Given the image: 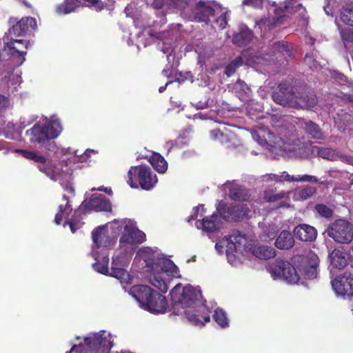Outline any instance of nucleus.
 I'll return each instance as SVG.
<instances>
[{
	"instance_id": "obj_53",
	"label": "nucleus",
	"mask_w": 353,
	"mask_h": 353,
	"mask_svg": "<svg viewBox=\"0 0 353 353\" xmlns=\"http://www.w3.org/2000/svg\"><path fill=\"white\" fill-rule=\"evenodd\" d=\"M200 208L201 209V212H202L201 216H203V214L205 213L206 210L204 208V205L200 204L198 206L194 208V209H193L194 212H193V214H192L190 216L188 221H190V220H195L197 219L198 214H199V210Z\"/></svg>"
},
{
	"instance_id": "obj_12",
	"label": "nucleus",
	"mask_w": 353,
	"mask_h": 353,
	"mask_svg": "<svg viewBox=\"0 0 353 353\" xmlns=\"http://www.w3.org/2000/svg\"><path fill=\"white\" fill-rule=\"evenodd\" d=\"M150 268L154 272H170L172 276L181 278L178 267L170 259L163 257L154 258L151 262Z\"/></svg>"
},
{
	"instance_id": "obj_4",
	"label": "nucleus",
	"mask_w": 353,
	"mask_h": 353,
	"mask_svg": "<svg viewBox=\"0 0 353 353\" xmlns=\"http://www.w3.org/2000/svg\"><path fill=\"white\" fill-rule=\"evenodd\" d=\"M158 181L156 174H153L151 168L146 165L132 166L128 172L127 183L132 188L150 190Z\"/></svg>"
},
{
	"instance_id": "obj_52",
	"label": "nucleus",
	"mask_w": 353,
	"mask_h": 353,
	"mask_svg": "<svg viewBox=\"0 0 353 353\" xmlns=\"http://www.w3.org/2000/svg\"><path fill=\"white\" fill-rule=\"evenodd\" d=\"M69 210H64L63 205H60L59 207V212L57 213L54 217V222L57 225H60L62 222L64 213L68 214Z\"/></svg>"
},
{
	"instance_id": "obj_34",
	"label": "nucleus",
	"mask_w": 353,
	"mask_h": 353,
	"mask_svg": "<svg viewBox=\"0 0 353 353\" xmlns=\"http://www.w3.org/2000/svg\"><path fill=\"white\" fill-rule=\"evenodd\" d=\"M340 18L343 23L353 27V3L342 7Z\"/></svg>"
},
{
	"instance_id": "obj_40",
	"label": "nucleus",
	"mask_w": 353,
	"mask_h": 353,
	"mask_svg": "<svg viewBox=\"0 0 353 353\" xmlns=\"http://www.w3.org/2000/svg\"><path fill=\"white\" fill-rule=\"evenodd\" d=\"M151 283L158 288L162 293L167 292L168 287L165 281L159 275H154L151 279Z\"/></svg>"
},
{
	"instance_id": "obj_30",
	"label": "nucleus",
	"mask_w": 353,
	"mask_h": 353,
	"mask_svg": "<svg viewBox=\"0 0 353 353\" xmlns=\"http://www.w3.org/2000/svg\"><path fill=\"white\" fill-rule=\"evenodd\" d=\"M149 161L154 169L159 173H165L168 170V163L160 154L154 152L150 157Z\"/></svg>"
},
{
	"instance_id": "obj_60",
	"label": "nucleus",
	"mask_w": 353,
	"mask_h": 353,
	"mask_svg": "<svg viewBox=\"0 0 353 353\" xmlns=\"http://www.w3.org/2000/svg\"><path fill=\"white\" fill-rule=\"evenodd\" d=\"M63 199L66 201V204L64 208V210H69V212H72V208L71 205L69 204V197L64 194L63 196Z\"/></svg>"
},
{
	"instance_id": "obj_9",
	"label": "nucleus",
	"mask_w": 353,
	"mask_h": 353,
	"mask_svg": "<svg viewBox=\"0 0 353 353\" xmlns=\"http://www.w3.org/2000/svg\"><path fill=\"white\" fill-rule=\"evenodd\" d=\"M216 210L220 216L225 221H239L245 218L250 209L246 204L238 203L228 205L223 201L219 202Z\"/></svg>"
},
{
	"instance_id": "obj_21",
	"label": "nucleus",
	"mask_w": 353,
	"mask_h": 353,
	"mask_svg": "<svg viewBox=\"0 0 353 353\" xmlns=\"http://www.w3.org/2000/svg\"><path fill=\"white\" fill-rule=\"evenodd\" d=\"M219 216L214 213L209 216H203L201 220H198L196 225L205 232H214L219 229Z\"/></svg>"
},
{
	"instance_id": "obj_10",
	"label": "nucleus",
	"mask_w": 353,
	"mask_h": 353,
	"mask_svg": "<svg viewBox=\"0 0 353 353\" xmlns=\"http://www.w3.org/2000/svg\"><path fill=\"white\" fill-rule=\"evenodd\" d=\"M17 152L21 154L24 158L31 160L37 164L38 169L46 176L52 179L54 176L51 164L47 163L46 157L38 154L37 152L27 150H17Z\"/></svg>"
},
{
	"instance_id": "obj_51",
	"label": "nucleus",
	"mask_w": 353,
	"mask_h": 353,
	"mask_svg": "<svg viewBox=\"0 0 353 353\" xmlns=\"http://www.w3.org/2000/svg\"><path fill=\"white\" fill-rule=\"evenodd\" d=\"M263 4V0H244L243 5L252 7L254 8H261Z\"/></svg>"
},
{
	"instance_id": "obj_41",
	"label": "nucleus",
	"mask_w": 353,
	"mask_h": 353,
	"mask_svg": "<svg viewBox=\"0 0 353 353\" xmlns=\"http://www.w3.org/2000/svg\"><path fill=\"white\" fill-rule=\"evenodd\" d=\"M185 145V143L182 139L170 140L165 143V147L167 148L168 152L176 149H181L184 147Z\"/></svg>"
},
{
	"instance_id": "obj_28",
	"label": "nucleus",
	"mask_w": 353,
	"mask_h": 353,
	"mask_svg": "<svg viewBox=\"0 0 353 353\" xmlns=\"http://www.w3.org/2000/svg\"><path fill=\"white\" fill-rule=\"evenodd\" d=\"M252 38V31L246 28L233 35L232 42L237 46L243 47L250 43Z\"/></svg>"
},
{
	"instance_id": "obj_43",
	"label": "nucleus",
	"mask_w": 353,
	"mask_h": 353,
	"mask_svg": "<svg viewBox=\"0 0 353 353\" xmlns=\"http://www.w3.org/2000/svg\"><path fill=\"white\" fill-rule=\"evenodd\" d=\"M190 0H167V3L171 7L183 10H185L189 5Z\"/></svg>"
},
{
	"instance_id": "obj_47",
	"label": "nucleus",
	"mask_w": 353,
	"mask_h": 353,
	"mask_svg": "<svg viewBox=\"0 0 353 353\" xmlns=\"http://www.w3.org/2000/svg\"><path fill=\"white\" fill-rule=\"evenodd\" d=\"M86 6L90 8H94L97 11H101L105 8V6L101 0H83Z\"/></svg>"
},
{
	"instance_id": "obj_36",
	"label": "nucleus",
	"mask_w": 353,
	"mask_h": 353,
	"mask_svg": "<svg viewBox=\"0 0 353 353\" xmlns=\"http://www.w3.org/2000/svg\"><path fill=\"white\" fill-rule=\"evenodd\" d=\"M68 225L71 232L74 233L84 225L81 214L79 212L75 211L72 218L65 221L64 225Z\"/></svg>"
},
{
	"instance_id": "obj_8",
	"label": "nucleus",
	"mask_w": 353,
	"mask_h": 353,
	"mask_svg": "<svg viewBox=\"0 0 353 353\" xmlns=\"http://www.w3.org/2000/svg\"><path fill=\"white\" fill-rule=\"evenodd\" d=\"M328 236L339 243H350L353 239V225L345 219H337L327 229Z\"/></svg>"
},
{
	"instance_id": "obj_23",
	"label": "nucleus",
	"mask_w": 353,
	"mask_h": 353,
	"mask_svg": "<svg viewBox=\"0 0 353 353\" xmlns=\"http://www.w3.org/2000/svg\"><path fill=\"white\" fill-rule=\"evenodd\" d=\"M188 319L195 325H204L210 321V311L205 305H201L196 313L188 314Z\"/></svg>"
},
{
	"instance_id": "obj_25",
	"label": "nucleus",
	"mask_w": 353,
	"mask_h": 353,
	"mask_svg": "<svg viewBox=\"0 0 353 353\" xmlns=\"http://www.w3.org/2000/svg\"><path fill=\"white\" fill-rule=\"evenodd\" d=\"M317 155L323 159L330 161L345 160L350 163H353V158L339 154L336 150L330 148H319L317 150Z\"/></svg>"
},
{
	"instance_id": "obj_29",
	"label": "nucleus",
	"mask_w": 353,
	"mask_h": 353,
	"mask_svg": "<svg viewBox=\"0 0 353 353\" xmlns=\"http://www.w3.org/2000/svg\"><path fill=\"white\" fill-rule=\"evenodd\" d=\"M331 264L338 268L341 269L347 265L346 254L341 250L334 249L330 254Z\"/></svg>"
},
{
	"instance_id": "obj_39",
	"label": "nucleus",
	"mask_w": 353,
	"mask_h": 353,
	"mask_svg": "<svg viewBox=\"0 0 353 353\" xmlns=\"http://www.w3.org/2000/svg\"><path fill=\"white\" fill-rule=\"evenodd\" d=\"M110 276L118 279L124 280L129 276V274L125 269L117 267L114 260L113 259Z\"/></svg>"
},
{
	"instance_id": "obj_1",
	"label": "nucleus",
	"mask_w": 353,
	"mask_h": 353,
	"mask_svg": "<svg viewBox=\"0 0 353 353\" xmlns=\"http://www.w3.org/2000/svg\"><path fill=\"white\" fill-rule=\"evenodd\" d=\"M274 102L283 106L309 109L318 103L315 92L305 83H295L293 85L287 81L279 83L272 94Z\"/></svg>"
},
{
	"instance_id": "obj_16",
	"label": "nucleus",
	"mask_w": 353,
	"mask_h": 353,
	"mask_svg": "<svg viewBox=\"0 0 353 353\" xmlns=\"http://www.w3.org/2000/svg\"><path fill=\"white\" fill-rule=\"evenodd\" d=\"M243 241H246L245 235L239 230H234L228 236H225L222 243H224L227 248L226 254L228 259L230 260V254H233L237 248V245L242 244Z\"/></svg>"
},
{
	"instance_id": "obj_33",
	"label": "nucleus",
	"mask_w": 353,
	"mask_h": 353,
	"mask_svg": "<svg viewBox=\"0 0 353 353\" xmlns=\"http://www.w3.org/2000/svg\"><path fill=\"white\" fill-rule=\"evenodd\" d=\"M89 209L97 212L108 211L111 209L110 202L105 199L94 198L87 204Z\"/></svg>"
},
{
	"instance_id": "obj_15",
	"label": "nucleus",
	"mask_w": 353,
	"mask_h": 353,
	"mask_svg": "<svg viewBox=\"0 0 353 353\" xmlns=\"http://www.w3.org/2000/svg\"><path fill=\"white\" fill-rule=\"evenodd\" d=\"M146 236L144 232L130 225L124 227V231L120 238V243L128 244L142 243L145 241Z\"/></svg>"
},
{
	"instance_id": "obj_57",
	"label": "nucleus",
	"mask_w": 353,
	"mask_h": 353,
	"mask_svg": "<svg viewBox=\"0 0 353 353\" xmlns=\"http://www.w3.org/2000/svg\"><path fill=\"white\" fill-rule=\"evenodd\" d=\"M265 236L269 239H273L277 234V231L274 228H268L264 232Z\"/></svg>"
},
{
	"instance_id": "obj_54",
	"label": "nucleus",
	"mask_w": 353,
	"mask_h": 353,
	"mask_svg": "<svg viewBox=\"0 0 353 353\" xmlns=\"http://www.w3.org/2000/svg\"><path fill=\"white\" fill-rule=\"evenodd\" d=\"M295 179H296L295 181H309L312 183H317L319 181V179L315 176L307 174L299 175L296 176Z\"/></svg>"
},
{
	"instance_id": "obj_24",
	"label": "nucleus",
	"mask_w": 353,
	"mask_h": 353,
	"mask_svg": "<svg viewBox=\"0 0 353 353\" xmlns=\"http://www.w3.org/2000/svg\"><path fill=\"white\" fill-rule=\"evenodd\" d=\"M295 241L294 236L288 230H283L276 237L274 245L276 248L281 250H288L294 245Z\"/></svg>"
},
{
	"instance_id": "obj_49",
	"label": "nucleus",
	"mask_w": 353,
	"mask_h": 353,
	"mask_svg": "<svg viewBox=\"0 0 353 353\" xmlns=\"http://www.w3.org/2000/svg\"><path fill=\"white\" fill-rule=\"evenodd\" d=\"M304 62L308 65L310 68L314 70L316 69L319 66V64L317 63L316 61L314 58V55L312 53L311 54H306L304 58Z\"/></svg>"
},
{
	"instance_id": "obj_22",
	"label": "nucleus",
	"mask_w": 353,
	"mask_h": 353,
	"mask_svg": "<svg viewBox=\"0 0 353 353\" xmlns=\"http://www.w3.org/2000/svg\"><path fill=\"white\" fill-rule=\"evenodd\" d=\"M92 238L96 248L108 247L111 243L108 230L105 226L95 228L92 232Z\"/></svg>"
},
{
	"instance_id": "obj_48",
	"label": "nucleus",
	"mask_w": 353,
	"mask_h": 353,
	"mask_svg": "<svg viewBox=\"0 0 353 353\" xmlns=\"http://www.w3.org/2000/svg\"><path fill=\"white\" fill-rule=\"evenodd\" d=\"M340 34L343 41L353 42V29L347 28L341 29Z\"/></svg>"
},
{
	"instance_id": "obj_32",
	"label": "nucleus",
	"mask_w": 353,
	"mask_h": 353,
	"mask_svg": "<svg viewBox=\"0 0 353 353\" xmlns=\"http://www.w3.org/2000/svg\"><path fill=\"white\" fill-rule=\"evenodd\" d=\"M81 4V0H65L63 3L57 7V12L60 14H66L74 12Z\"/></svg>"
},
{
	"instance_id": "obj_59",
	"label": "nucleus",
	"mask_w": 353,
	"mask_h": 353,
	"mask_svg": "<svg viewBox=\"0 0 353 353\" xmlns=\"http://www.w3.org/2000/svg\"><path fill=\"white\" fill-rule=\"evenodd\" d=\"M165 2V0H153L151 6L156 10H159L163 6Z\"/></svg>"
},
{
	"instance_id": "obj_64",
	"label": "nucleus",
	"mask_w": 353,
	"mask_h": 353,
	"mask_svg": "<svg viewBox=\"0 0 353 353\" xmlns=\"http://www.w3.org/2000/svg\"><path fill=\"white\" fill-rule=\"evenodd\" d=\"M8 102V98L3 94H0V105L1 103H7Z\"/></svg>"
},
{
	"instance_id": "obj_14",
	"label": "nucleus",
	"mask_w": 353,
	"mask_h": 353,
	"mask_svg": "<svg viewBox=\"0 0 353 353\" xmlns=\"http://www.w3.org/2000/svg\"><path fill=\"white\" fill-rule=\"evenodd\" d=\"M37 21L31 17H23L10 29V34L19 37L31 32L37 29Z\"/></svg>"
},
{
	"instance_id": "obj_7",
	"label": "nucleus",
	"mask_w": 353,
	"mask_h": 353,
	"mask_svg": "<svg viewBox=\"0 0 353 353\" xmlns=\"http://www.w3.org/2000/svg\"><path fill=\"white\" fill-rule=\"evenodd\" d=\"M274 279H281L288 283H296L299 280L295 268L287 261L278 258L267 268Z\"/></svg>"
},
{
	"instance_id": "obj_42",
	"label": "nucleus",
	"mask_w": 353,
	"mask_h": 353,
	"mask_svg": "<svg viewBox=\"0 0 353 353\" xmlns=\"http://www.w3.org/2000/svg\"><path fill=\"white\" fill-rule=\"evenodd\" d=\"M316 211L323 217L330 218L333 214V211L325 204H317L315 206Z\"/></svg>"
},
{
	"instance_id": "obj_63",
	"label": "nucleus",
	"mask_w": 353,
	"mask_h": 353,
	"mask_svg": "<svg viewBox=\"0 0 353 353\" xmlns=\"http://www.w3.org/2000/svg\"><path fill=\"white\" fill-rule=\"evenodd\" d=\"M172 83V81H168V82H167L164 85L161 86V87L159 88V92H161H161H164V91L165 90V89H166V88H167V86H168L169 84Z\"/></svg>"
},
{
	"instance_id": "obj_50",
	"label": "nucleus",
	"mask_w": 353,
	"mask_h": 353,
	"mask_svg": "<svg viewBox=\"0 0 353 353\" xmlns=\"http://www.w3.org/2000/svg\"><path fill=\"white\" fill-rule=\"evenodd\" d=\"M219 27L223 30L225 28L228 24V14L227 12L222 13L215 21Z\"/></svg>"
},
{
	"instance_id": "obj_3",
	"label": "nucleus",
	"mask_w": 353,
	"mask_h": 353,
	"mask_svg": "<svg viewBox=\"0 0 353 353\" xmlns=\"http://www.w3.org/2000/svg\"><path fill=\"white\" fill-rule=\"evenodd\" d=\"M62 130L58 119L52 120L48 124L35 123L28 130L26 134L29 137L30 142L43 145L46 142L56 139Z\"/></svg>"
},
{
	"instance_id": "obj_44",
	"label": "nucleus",
	"mask_w": 353,
	"mask_h": 353,
	"mask_svg": "<svg viewBox=\"0 0 353 353\" xmlns=\"http://www.w3.org/2000/svg\"><path fill=\"white\" fill-rule=\"evenodd\" d=\"M103 263L100 262H96L93 264V268L97 272L106 274L108 272V257H103Z\"/></svg>"
},
{
	"instance_id": "obj_31",
	"label": "nucleus",
	"mask_w": 353,
	"mask_h": 353,
	"mask_svg": "<svg viewBox=\"0 0 353 353\" xmlns=\"http://www.w3.org/2000/svg\"><path fill=\"white\" fill-rule=\"evenodd\" d=\"M272 49L274 52L282 53L291 59L294 57L293 48L287 41L282 40L274 42L272 45Z\"/></svg>"
},
{
	"instance_id": "obj_17",
	"label": "nucleus",
	"mask_w": 353,
	"mask_h": 353,
	"mask_svg": "<svg viewBox=\"0 0 353 353\" xmlns=\"http://www.w3.org/2000/svg\"><path fill=\"white\" fill-rule=\"evenodd\" d=\"M293 234L299 241L312 242L316 239L317 231L313 226L303 223L294 228Z\"/></svg>"
},
{
	"instance_id": "obj_37",
	"label": "nucleus",
	"mask_w": 353,
	"mask_h": 353,
	"mask_svg": "<svg viewBox=\"0 0 353 353\" xmlns=\"http://www.w3.org/2000/svg\"><path fill=\"white\" fill-rule=\"evenodd\" d=\"M213 319L221 327L228 326V320L226 314L222 309L217 308L214 310Z\"/></svg>"
},
{
	"instance_id": "obj_20",
	"label": "nucleus",
	"mask_w": 353,
	"mask_h": 353,
	"mask_svg": "<svg viewBox=\"0 0 353 353\" xmlns=\"http://www.w3.org/2000/svg\"><path fill=\"white\" fill-rule=\"evenodd\" d=\"M286 15H279L272 17H261L259 20L256 21V26H257L261 31L265 32L271 31L274 28L284 23Z\"/></svg>"
},
{
	"instance_id": "obj_18",
	"label": "nucleus",
	"mask_w": 353,
	"mask_h": 353,
	"mask_svg": "<svg viewBox=\"0 0 353 353\" xmlns=\"http://www.w3.org/2000/svg\"><path fill=\"white\" fill-rule=\"evenodd\" d=\"M214 9L203 1H199L195 6L194 18L198 22L208 23L210 17L214 15Z\"/></svg>"
},
{
	"instance_id": "obj_13",
	"label": "nucleus",
	"mask_w": 353,
	"mask_h": 353,
	"mask_svg": "<svg viewBox=\"0 0 353 353\" xmlns=\"http://www.w3.org/2000/svg\"><path fill=\"white\" fill-rule=\"evenodd\" d=\"M29 41L25 39H14L6 43L4 50L12 57H19L21 59V63L25 60L26 50Z\"/></svg>"
},
{
	"instance_id": "obj_55",
	"label": "nucleus",
	"mask_w": 353,
	"mask_h": 353,
	"mask_svg": "<svg viewBox=\"0 0 353 353\" xmlns=\"http://www.w3.org/2000/svg\"><path fill=\"white\" fill-rule=\"evenodd\" d=\"M265 199L269 202H275L282 199L284 197V193L279 194H265Z\"/></svg>"
},
{
	"instance_id": "obj_58",
	"label": "nucleus",
	"mask_w": 353,
	"mask_h": 353,
	"mask_svg": "<svg viewBox=\"0 0 353 353\" xmlns=\"http://www.w3.org/2000/svg\"><path fill=\"white\" fill-rule=\"evenodd\" d=\"M281 179L284 181H288V182H291V181H295V180H296V179H295L296 176H290L287 172L285 171H283L281 172Z\"/></svg>"
},
{
	"instance_id": "obj_61",
	"label": "nucleus",
	"mask_w": 353,
	"mask_h": 353,
	"mask_svg": "<svg viewBox=\"0 0 353 353\" xmlns=\"http://www.w3.org/2000/svg\"><path fill=\"white\" fill-rule=\"evenodd\" d=\"M252 137H253V138H254L255 140H256V141L259 143V144H261V145H263V144L266 142V141H265V139H260L259 135L258 134V133H257L256 131H254V132H252Z\"/></svg>"
},
{
	"instance_id": "obj_27",
	"label": "nucleus",
	"mask_w": 353,
	"mask_h": 353,
	"mask_svg": "<svg viewBox=\"0 0 353 353\" xmlns=\"http://www.w3.org/2000/svg\"><path fill=\"white\" fill-rule=\"evenodd\" d=\"M251 252L254 256L263 260L274 258L276 254L275 249L268 245L253 246Z\"/></svg>"
},
{
	"instance_id": "obj_6",
	"label": "nucleus",
	"mask_w": 353,
	"mask_h": 353,
	"mask_svg": "<svg viewBox=\"0 0 353 353\" xmlns=\"http://www.w3.org/2000/svg\"><path fill=\"white\" fill-rule=\"evenodd\" d=\"M170 296L172 301L182 307H193L200 301L201 292L192 285L181 288V284H178L171 290Z\"/></svg>"
},
{
	"instance_id": "obj_19",
	"label": "nucleus",
	"mask_w": 353,
	"mask_h": 353,
	"mask_svg": "<svg viewBox=\"0 0 353 353\" xmlns=\"http://www.w3.org/2000/svg\"><path fill=\"white\" fill-rule=\"evenodd\" d=\"M305 265L303 267V272L306 279H313L317 276L319 259L313 252L309 253L305 259Z\"/></svg>"
},
{
	"instance_id": "obj_26",
	"label": "nucleus",
	"mask_w": 353,
	"mask_h": 353,
	"mask_svg": "<svg viewBox=\"0 0 353 353\" xmlns=\"http://www.w3.org/2000/svg\"><path fill=\"white\" fill-rule=\"evenodd\" d=\"M228 195L231 199L236 201H246L250 197L246 189L235 183L230 185Z\"/></svg>"
},
{
	"instance_id": "obj_2",
	"label": "nucleus",
	"mask_w": 353,
	"mask_h": 353,
	"mask_svg": "<svg viewBox=\"0 0 353 353\" xmlns=\"http://www.w3.org/2000/svg\"><path fill=\"white\" fill-rule=\"evenodd\" d=\"M131 294L141 306L152 313H164L168 307L165 297L150 287L145 285H137L130 288Z\"/></svg>"
},
{
	"instance_id": "obj_45",
	"label": "nucleus",
	"mask_w": 353,
	"mask_h": 353,
	"mask_svg": "<svg viewBox=\"0 0 353 353\" xmlns=\"http://www.w3.org/2000/svg\"><path fill=\"white\" fill-rule=\"evenodd\" d=\"M316 188L307 185L299 190V196L301 199L306 200L311 197L316 192Z\"/></svg>"
},
{
	"instance_id": "obj_56",
	"label": "nucleus",
	"mask_w": 353,
	"mask_h": 353,
	"mask_svg": "<svg viewBox=\"0 0 353 353\" xmlns=\"http://www.w3.org/2000/svg\"><path fill=\"white\" fill-rule=\"evenodd\" d=\"M235 85H236V89L239 88L245 93H247L250 90V88L248 86V85L243 81H242L241 79L237 80Z\"/></svg>"
},
{
	"instance_id": "obj_38",
	"label": "nucleus",
	"mask_w": 353,
	"mask_h": 353,
	"mask_svg": "<svg viewBox=\"0 0 353 353\" xmlns=\"http://www.w3.org/2000/svg\"><path fill=\"white\" fill-rule=\"evenodd\" d=\"M243 63V58L239 56L232 61L225 68V74L227 77H231L238 68L242 65Z\"/></svg>"
},
{
	"instance_id": "obj_46",
	"label": "nucleus",
	"mask_w": 353,
	"mask_h": 353,
	"mask_svg": "<svg viewBox=\"0 0 353 353\" xmlns=\"http://www.w3.org/2000/svg\"><path fill=\"white\" fill-rule=\"evenodd\" d=\"M210 137L212 139L218 141L221 143L228 139L226 136L219 129H214L211 130Z\"/></svg>"
},
{
	"instance_id": "obj_5",
	"label": "nucleus",
	"mask_w": 353,
	"mask_h": 353,
	"mask_svg": "<svg viewBox=\"0 0 353 353\" xmlns=\"http://www.w3.org/2000/svg\"><path fill=\"white\" fill-rule=\"evenodd\" d=\"M105 333V332L102 330L99 333H95L92 336L85 337L84 345H74L70 350L66 352V353H72V352L83 353L84 351L90 353H108L112 347V342L103 336Z\"/></svg>"
},
{
	"instance_id": "obj_11",
	"label": "nucleus",
	"mask_w": 353,
	"mask_h": 353,
	"mask_svg": "<svg viewBox=\"0 0 353 353\" xmlns=\"http://www.w3.org/2000/svg\"><path fill=\"white\" fill-rule=\"evenodd\" d=\"M334 291L341 296H353V275L345 272L332 281Z\"/></svg>"
},
{
	"instance_id": "obj_62",
	"label": "nucleus",
	"mask_w": 353,
	"mask_h": 353,
	"mask_svg": "<svg viewBox=\"0 0 353 353\" xmlns=\"http://www.w3.org/2000/svg\"><path fill=\"white\" fill-rule=\"evenodd\" d=\"M270 178L276 182H281L282 181V179H281L280 175H277L275 174H270Z\"/></svg>"
},
{
	"instance_id": "obj_35",
	"label": "nucleus",
	"mask_w": 353,
	"mask_h": 353,
	"mask_svg": "<svg viewBox=\"0 0 353 353\" xmlns=\"http://www.w3.org/2000/svg\"><path fill=\"white\" fill-rule=\"evenodd\" d=\"M304 129L313 139H323V134L320 127L312 121H309L305 123Z\"/></svg>"
}]
</instances>
